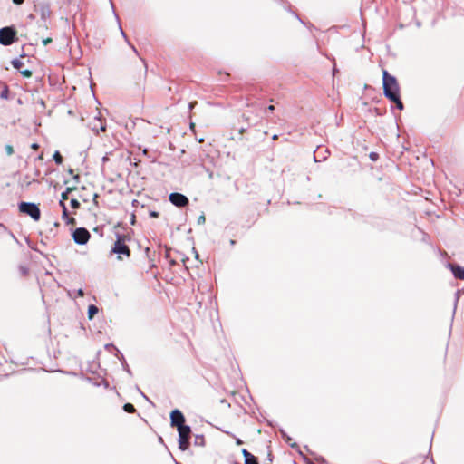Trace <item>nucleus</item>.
<instances>
[{
  "label": "nucleus",
  "mask_w": 464,
  "mask_h": 464,
  "mask_svg": "<svg viewBox=\"0 0 464 464\" xmlns=\"http://www.w3.org/2000/svg\"><path fill=\"white\" fill-rule=\"evenodd\" d=\"M382 87L384 96L395 103L399 110H403L404 106L400 96L398 80L385 69L382 70Z\"/></svg>",
  "instance_id": "f257e3e1"
},
{
  "label": "nucleus",
  "mask_w": 464,
  "mask_h": 464,
  "mask_svg": "<svg viewBox=\"0 0 464 464\" xmlns=\"http://www.w3.org/2000/svg\"><path fill=\"white\" fill-rule=\"evenodd\" d=\"M130 240L131 237L128 234H116V240L111 248V253L116 254L119 260L130 256V249L128 245Z\"/></svg>",
  "instance_id": "f03ea898"
},
{
  "label": "nucleus",
  "mask_w": 464,
  "mask_h": 464,
  "mask_svg": "<svg viewBox=\"0 0 464 464\" xmlns=\"http://www.w3.org/2000/svg\"><path fill=\"white\" fill-rule=\"evenodd\" d=\"M17 41V31L14 27L5 26L0 29V44L2 45L8 46Z\"/></svg>",
  "instance_id": "7ed1b4c3"
},
{
  "label": "nucleus",
  "mask_w": 464,
  "mask_h": 464,
  "mask_svg": "<svg viewBox=\"0 0 464 464\" xmlns=\"http://www.w3.org/2000/svg\"><path fill=\"white\" fill-rule=\"evenodd\" d=\"M18 208L21 213L31 217L34 221L40 220L41 211L36 204L29 202H21L18 205Z\"/></svg>",
  "instance_id": "20e7f679"
},
{
  "label": "nucleus",
  "mask_w": 464,
  "mask_h": 464,
  "mask_svg": "<svg viewBox=\"0 0 464 464\" xmlns=\"http://www.w3.org/2000/svg\"><path fill=\"white\" fill-rule=\"evenodd\" d=\"M179 431V448L185 451L188 450L190 442L191 429L188 425H184L178 428Z\"/></svg>",
  "instance_id": "39448f33"
},
{
  "label": "nucleus",
  "mask_w": 464,
  "mask_h": 464,
  "mask_svg": "<svg viewBox=\"0 0 464 464\" xmlns=\"http://www.w3.org/2000/svg\"><path fill=\"white\" fill-rule=\"evenodd\" d=\"M72 237L75 243L83 245L89 241L91 235L86 228L79 227L74 230Z\"/></svg>",
  "instance_id": "423d86ee"
},
{
  "label": "nucleus",
  "mask_w": 464,
  "mask_h": 464,
  "mask_svg": "<svg viewBox=\"0 0 464 464\" xmlns=\"http://www.w3.org/2000/svg\"><path fill=\"white\" fill-rule=\"evenodd\" d=\"M169 201L176 207L183 208L188 205V198L180 193L174 192L169 197Z\"/></svg>",
  "instance_id": "0eeeda50"
},
{
  "label": "nucleus",
  "mask_w": 464,
  "mask_h": 464,
  "mask_svg": "<svg viewBox=\"0 0 464 464\" xmlns=\"http://www.w3.org/2000/svg\"><path fill=\"white\" fill-rule=\"evenodd\" d=\"M170 423L172 427H177V429L185 425V417L179 410L176 409L171 411Z\"/></svg>",
  "instance_id": "6e6552de"
},
{
  "label": "nucleus",
  "mask_w": 464,
  "mask_h": 464,
  "mask_svg": "<svg viewBox=\"0 0 464 464\" xmlns=\"http://www.w3.org/2000/svg\"><path fill=\"white\" fill-rule=\"evenodd\" d=\"M86 188L85 187H82L80 191H79V194H78V198L83 201V202H88L89 201V198L90 196L92 197L93 198V202L96 206H98V201H97V198H98V194L97 193H92V195H85V192H86Z\"/></svg>",
  "instance_id": "1a4fd4ad"
},
{
  "label": "nucleus",
  "mask_w": 464,
  "mask_h": 464,
  "mask_svg": "<svg viewBox=\"0 0 464 464\" xmlns=\"http://www.w3.org/2000/svg\"><path fill=\"white\" fill-rule=\"evenodd\" d=\"M242 454L245 458V464H259L257 458L251 454L246 450H242Z\"/></svg>",
  "instance_id": "9d476101"
},
{
  "label": "nucleus",
  "mask_w": 464,
  "mask_h": 464,
  "mask_svg": "<svg viewBox=\"0 0 464 464\" xmlns=\"http://www.w3.org/2000/svg\"><path fill=\"white\" fill-rule=\"evenodd\" d=\"M451 271L458 279L464 280V268L459 266H451Z\"/></svg>",
  "instance_id": "9b49d317"
},
{
  "label": "nucleus",
  "mask_w": 464,
  "mask_h": 464,
  "mask_svg": "<svg viewBox=\"0 0 464 464\" xmlns=\"http://www.w3.org/2000/svg\"><path fill=\"white\" fill-rule=\"evenodd\" d=\"M97 313H98V308L95 305L91 304L88 307V318L89 319H92Z\"/></svg>",
  "instance_id": "f8f14e48"
},
{
  "label": "nucleus",
  "mask_w": 464,
  "mask_h": 464,
  "mask_svg": "<svg viewBox=\"0 0 464 464\" xmlns=\"http://www.w3.org/2000/svg\"><path fill=\"white\" fill-rule=\"evenodd\" d=\"M76 189L77 188L75 187L67 188L66 190L62 193V200L61 201L64 202V200H67L69 198V193L73 190H76Z\"/></svg>",
  "instance_id": "ddd939ff"
},
{
  "label": "nucleus",
  "mask_w": 464,
  "mask_h": 464,
  "mask_svg": "<svg viewBox=\"0 0 464 464\" xmlns=\"http://www.w3.org/2000/svg\"><path fill=\"white\" fill-rule=\"evenodd\" d=\"M11 63L14 69L19 71H21V68L24 66V63L20 59L12 60Z\"/></svg>",
  "instance_id": "4468645a"
},
{
  "label": "nucleus",
  "mask_w": 464,
  "mask_h": 464,
  "mask_svg": "<svg viewBox=\"0 0 464 464\" xmlns=\"http://www.w3.org/2000/svg\"><path fill=\"white\" fill-rule=\"evenodd\" d=\"M123 410L128 413H134L136 411L134 405L131 403H125Z\"/></svg>",
  "instance_id": "2eb2a0df"
},
{
  "label": "nucleus",
  "mask_w": 464,
  "mask_h": 464,
  "mask_svg": "<svg viewBox=\"0 0 464 464\" xmlns=\"http://www.w3.org/2000/svg\"><path fill=\"white\" fill-rule=\"evenodd\" d=\"M54 161L57 163V164H62L63 161V156L60 154L59 151H55L53 156Z\"/></svg>",
  "instance_id": "dca6fc26"
},
{
  "label": "nucleus",
  "mask_w": 464,
  "mask_h": 464,
  "mask_svg": "<svg viewBox=\"0 0 464 464\" xmlns=\"http://www.w3.org/2000/svg\"><path fill=\"white\" fill-rule=\"evenodd\" d=\"M60 206L63 208V219L65 220L67 218H69L67 208L63 201H60Z\"/></svg>",
  "instance_id": "f3484780"
},
{
  "label": "nucleus",
  "mask_w": 464,
  "mask_h": 464,
  "mask_svg": "<svg viewBox=\"0 0 464 464\" xmlns=\"http://www.w3.org/2000/svg\"><path fill=\"white\" fill-rule=\"evenodd\" d=\"M81 204L78 200V198H72L71 199V207L74 209H78L80 208Z\"/></svg>",
  "instance_id": "a211bd4d"
},
{
  "label": "nucleus",
  "mask_w": 464,
  "mask_h": 464,
  "mask_svg": "<svg viewBox=\"0 0 464 464\" xmlns=\"http://www.w3.org/2000/svg\"><path fill=\"white\" fill-rule=\"evenodd\" d=\"M20 73H21L24 77H25V78H30V77L33 75L32 71H31V70H28V69H26V70H21V71H20Z\"/></svg>",
  "instance_id": "6ab92c4d"
},
{
  "label": "nucleus",
  "mask_w": 464,
  "mask_h": 464,
  "mask_svg": "<svg viewBox=\"0 0 464 464\" xmlns=\"http://www.w3.org/2000/svg\"><path fill=\"white\" fill-rule=\"evenodd\" d=\"M64 221H65L66 224H70V225H75L76 224V219L73 217H69Z\"/></svg>",
  "instance_id": "aec40b11"
},
{
  "label": "nucleus",
  "mask_w": 464,
  "mask_h": 464,
  "mask_svg": "<svg viewBox=\"0 0 464 464\" xmlns=\"http://www.w3.org/2000/svg\"><path fill=\"white\" fill-rule=\"evenodd\" d=\"M0 96H1V98L7 99V97H8V88H7V86H5V89L2 91Z\"/></svg>",
  "instance_id": "412c9836"
},
{
  "label": "nucleus",
  "mask_w": 464,
  "mask_h": 464,
  "mask_svg": "<svg viewBox=\"0 0 464 464\" xmlns=\"http://www.w3.org/2000/svg\"><path fill=\"white\" fill-rule=\"evenodd\" d=\"M5 151L7 153V155H12L14 153V148L12 145H6L5 146Z\"/></svg>",
  "instance_id": "4be33fe9"
},
{
  "label": "nucleus",
  "mask_w": 464,
  "mask_h": 464,
  "mask_svg": "<svg viewBox=\"0 0 464 464\" xmlns=\"http://www.w3.org/2000/svg\"><path fill=\"white\" fill-rule=\"evenodd\" d=\"M52 42H53V39H52V38H50V37L45 38V39H44V40H43V44H44V45H47V44H51Z\"/></svg>",
  "instance_id": "5701e85b"
},
{
  "label": "nucleus",
  "mask_w": 464,
  "mask_h": 464,
  "mask_svg": "<svg viewBox=\"0 0 464 464\" xmlns=\"http://www.w3.org/2000/svg\"><path fill=\"white\" fill-rule=\"evenodd\" d=\"M150 216L151 218H158L159 217V212H157V211H150Z\"/></svg>",
  "instance_id": "b1692460"
},
{
  "label": "nucleus",
  "mask_w": 464,
  "mask_h": 464,
  "mask_svg": "<svg viewBox=\"0 0 464 464\" xmlns=\"http://www.w3.org/2000/svg\"><path fill=\"white\" fill-rule=\"evenodd\" d=\"M24 0H13V3L17 5L24 4Z\"/></svg>",
  "instance_id": "393cba45"
},
{
  "label": "nucleus",
  "mask_w": 464,
  "mask_h": 464,
  "mask_svg": "<svg viewBox=\"0 0 464 464\" xmlns=\"http://www.w3.org/2000/svg\"><path fill=\"white\" fill-rule=\"evenodd\" d=\"M31 148H32L33 150H38L39 145H38L37 143H34V144H32V145H31Z\"/></svg>",
  "instance_id": "a878e982"
},
{
  "label": "nucleus",
  "mask_w": 464,
  "mask_h": 464,
  "mask_svg": "<svg viewBox=\"0 0 464 464\" xmlns=\"http://www.w3.org/2000/svg\"><path fill=\"white\" fill-rule=\"evenodd\" d=\"M196 104H197V102H190L189 103V109L192 110L195 107Z\"/></svg>",
  "instance_id": "bb28decb"
},
{
  "label": "nucleus",
  "mask_w": 464,
  "mask_h": 464,
  "mask_svg": "<svg viewBox=\"0 0 464 464\" xmlns=\"http://www.w3.org/2000/svg\"><path fill=\"white\" fill-rule=\"evenodd\" d=\"M370 156H371V159H372V160H375L377 159V154H376V153H371V155H370Z\"/></svg>",
  "instance_id": "cd10ccee"
},
{
  "label": "nucleus",
  "mask_w": 464,
  "mask_h": 464,
  "mask_svg": "<svg viewBox=\"0 0 464 464\" xmlns=\"http://www.w3.org/2000/svg\"><path fill=\"white\" fill-rule=\"evenodd\" d=\"M267 109L269 111H274L275 110V106L274 105H269Z\"/></svg>",
  "instance_id": "c85d7f7f"
},
{
  "label": "nucleus",
  "mask_w": 464,
  "mask_h": 464,
  "mask_svg": "<svg viewBox=\"0 0 464 464\" xmlns=\"http://www.w3.org/2000/svg\"><path fill=\"white\" fill-rule=\"evenodd\" d=\"M78 295H79L80 296H83V291L80 289V290L78 291Z\"/></svg>",
  "instance_id": "c756f323"
},
{
  "label": "nucleus",
  "mask_w": 464,
  "mask_h": 464,
  "mask_svg": "<svg viewBox=\"0 0 464 464\" xmlns=\"http://www.w3.org/2000/svg\"><path fill=\"white\" fill-rule=\"evenodd\" d=\"M198 220H199V222H200V221H203V222H204V221H205V217H204V216H201V217L198 218Z\"/></svg>",
  "instance_id": "7c9ffc66"
},
{
  "label": "nucleus",
  "mask_w": 464,
  "mask_h": 464,
  "mask_svg": "<svg viewBox=\"0 0 464 464\" xmlns=\"http://www.w3.org/2000/svg\"><path fill=\"white\" fill-rule=\"evenodd\" d=\"M79 179H80L79 175H75V176H74V179H75V180H77V181H78V180H79Z\"/></svg>",
  "instance_id": "2f4dec72"
},
{
  "label": "nucleus",
  "mask_w": 464,
  "mask_h": 464,
  "mask_svg": "<svg viewBox=\"0 0 464 464\" xmlns=\"http://www.w3.org/2000/svg\"><path fill=\"white\" fill-rule=\"evenodd\" d=\"M277 139H278V136H277L276 134L273 136V140H277Z\"/></svg>",
  "instance_id": "473e14b6"
}]
</instances>
